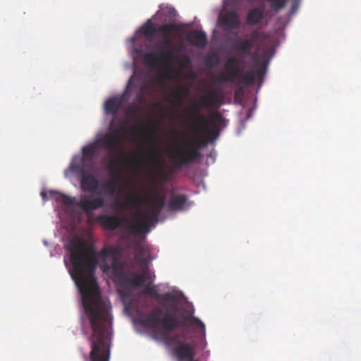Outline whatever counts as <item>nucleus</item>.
Segmentation results:
<instances>
[{"label":"nucleus","mask_w":361,"mask_h":361,"mask_svg":"<svg viewBox=\"0 0 361 361\" xmlns=\"http://www.w3.org/2000/svg\"><path fill=\"white\" fill-rule=\"evenodd\" d=\"M220 78L221 80H226V73L224 71L221 72Z\"/></svg>","instance_id":"34"},{"label":"nucleus","mask_w":361,"mask_h":361,"mask_svg":"<svg viewBox=\"0 0 361 361\" xmlns=\"http://www.w3.org/2000/svg\"><path fill=\"white\" fill-rule=\"evenodd\" d=\"M162 310L160 307H155L151 314H146L140 319L142 325L157 329L159 336L167 345L177 346L173 348V354L179 361L192 360L195 357L193 347L182 341L185 338L183 331L181 333L171 334L179 326H194L200 328L202 332L205 331L204 323L197 317L185 315L179 319L176 314L167 312L164 317H160Z\"/></svg>","instance_id":"3"},{"label":"nucleus","mask_w":361,"mask_h":361,"mask_svg":"<svg viewBox=\"0 0 361 361\" xmlns=\"http://www.w3.org/2000/svg\"><path fill=\"white\" fill-rule=\"evenodd\" d=\"M41 196L42 197L43 200H47V194L44 192H41Z\"/></svg>","instance_id":"35"},{"label":"nucleus","mask_w":361,"mask_h":361,"mask_svg":"<svg viewBox=\"0 0 361 361\" xmlns=\"http://www.w3.org/2000/svg\"><path fill=\"white\" fill-rule=\"evenodd\" d=\"M128 201L133 206H140L143 202L142 200L137 197L136 195H132L128 197Z\"/></svg>","instance_id":"27"},{"label":"nucleus","mask_w":361,"mask_h":361,"mask_svg":"<svg viewBox=\"0 0 361 361\" xmlns=\"http://www.w3.org/2000/svg\"><path fill=\"white\" fill-rule=\"evenodd\" d=\"M186 361H197V360H195L194 358H192V360H188Z\"/></svg>","instance_id":"39"},{"label":"nucleus","mask_w":361,"mask_h":361,"mask_svg":"<svg viewBox=\"0 0 361 361\" xmlns=\"http://www.w3.org/2000/svg\"><path fill=\"white\" fill-rule=\"evenodd\" d=\"M123 156H124V157H125V160H126V161H128H128H130V159H129V157H128V155H126V154H123Z\"/></svg>","instance_id":"36"},{"label":"nucleus","mask_w":361,"mask_h":361,"mask_svg":"<svg viewBox=\"0 0 361 361\" xmlns=\"http://www.w3.org/2000/svg\"><path fill=\"white\" fill-rule=\"evenodd\" d=\"M263 11L259 8H255L249 11L247 15V23L249 25H257L263 19Z\"/></svg>","instance_id":"18"},{"label":"nucleus","mask_w":361,"mask_h":361,"mask_svg":"<svg viewBox=\"0 0 361 361\" xmlns=\"http://www.w3.org/2000/svg\"><path fill=\"white\" fill-rule=\"evenodd\" d=\"M144 293L156 299H161L163 300L161 307H159L162 310V314L160 315V317H164V314L167 312H173L174 314L176 313L178 310V298L175 293L166 292L163 294H159L155 286L145 287Z\"/></svg>","instance_id":"8"},{"label":"nucleus","mask_w":361,"mask_h":361,"mask_svg":"<svg viewBox=\"0 0 361 361\" xmlns=\"http://www.w3.org/2000/svg\"><path fill=\"white\" fill-rule=\"evenodd\" d=\"M221 32L223 37L226 35V0H222L221 10L219 14L216 27L213 32L214 37L217 38Z\"/></svg>","instance_id":"14"},{"label":"nucleus","mask_w":361,"mask_h":361,"mask_svg":"<svg viewBox=\"0 0 361 361\" xmlns=\"http://www.w3.org/2000/svg\"><path fill=\"white\" fill-rule=\"evenodd\" d=\"M288 0H268V1L271 4V8L275 11H279L283 9L286 5Z\"/></svg>","instance_id":"24"},{"label":"nucleus","mask_w":361,"mask_h":361,"mask_svg":"<svg viewBox=\"0 0 361 361\" xmlns=\"http://www.w3.org/2000/svg\"><path fill=\"white\" fill-rule=\"evenodd\" d=\"M252 1H253V0H248V1H250V2Z\"/></svg>","instance_id":"41"},{"label":"nucleus","mask_w":361,"mask_h":361,"mask_svg":"<svg viewBox=\"0 0 361 361\" xmlns=\"http://www.w3.org/2000/svg\"><path fill=\"white\" fill-rule=\"evenodd\" d=\"M240 25L239 16L235 12L227 11V30L238 28Z\"/></svg>","instance_id":"21"},{"label":"nucleus","mask_w":361,"mask_h":361,"mask_svg":"<svg viewBox=\"0 0 361 361\" xmlns=\"http://www.w3.org/2000/svg\"><path fill=\"white\" fill-rule=\"evenodd\" d=\"M252 112H253V109L252 108H249L247 111H245V118H243V117H240V127H241V129H243L245 126V122L250 118L252 117Z\"/></svg>","instance_id":"26"},{"label":"nucleus","mask_w":361,"mask_h":361,"mask_svg":"<svg viewBox=\"0 0 361 361\" xmlns=\"http://www.w3.org/2000/svg\"><path fill=\"white\" fill-rule=\"evenodd\" d=\"M97 223L105 230L114 231L122 226V220L126 221L127 219H121L117 215L99 214L96 219Z\"/></svg>","instance_id":"10"},{"label":"nucleus","mask_w":361,"mask_h":361,"mask_svg":"<svg viewBox=\"0 0 361 361\" xmlns=\"http://www.w3.org/2000/svg\"><path fill=\"white\" fill-rule=\"evenodd\" d=\"M150 160L157 166H159L162 163L161 157L160 156H155L153 152L150 153Z\"/></svg>","instance_id":"29"},{"label":"nucleus","mask_w":361,"mask_h":361,"mask_svg":"<svg viewBox=\"0 0 361 361\" xmlns=\"http://www.w3.org/2000/svg\"><path fill=\"white\" fill-rule=\"evenodd\" d=\"M135 259L139 264H146L147 262V256L148 251L140 244L135 245Z\"/></svg>","instance_id":"20"},{"label":"nucleus","mask_w":361,"mask_h":361,"mask_svg":"<svg viewBox=\"0 0 361 361\" xmlns=\"http://www.w3.org/2000/svg\"><path fill=\"white\" fill-rule=\"evenodd\" d=\"M114 122L115 118L112 120L110 126L111 133L105 134L99 141L104 148L109 151L121 150L123 145L122 135L128 132L126 126V121L120 120L121 126L118 128L112 129Z\"/></svg>","instance_id":"7"},{"label":"nucleus","mask_w":361,"mask_h":361,"mask_svg":"<svg viewBox=\"0 0 361 361\" xmlns=\"http://www.w3.org/2000/svg\"><path fill=\"white\" fill-rule=\"evenodd\" d=\"M77 205L84 212L88 213L90 211L102 208L104 206V199L102 197H94L91 195L81 197Z\"/></svg>","instance_id":"9"},{"label":"nucleus","mask_w":361,"mask_h":361,"mask_svg":"<svg viewBox=\"0 0 361 361\" xmlns=\"http://www.w3.org/2000/svg\"><path fill=\"white\" fill-rule=\"evenodd\" d=\"M101 269L103 272L107 273L111 269V265L104 261L101 264Z\"/></svg>","instance_id":"30"},{"label":"nucleus","mask_w":361,"mask_h":361,"mask_svg":"<svg viewBox=\"0 0 361 361\" xmlns=\"http://www.w3.org/2000/svg\"><path fill=\"white\" fill-rule=\"evenodd\" d=\"M122 99L112 97L106 101L104 104V111L106 114H111L114 117L117 114L120 107L122 105Z\"/></svg>","instance_id":"16"},{"label":"nucleus","mask_w":361,"mask_h":361,"mask_svg":"<svg viewBox=\"0 0 361 361\" xmlns=\"http://www.w3.org/2000/svg\"><path fill=\"white\" fill-rule=\"evenodd\" d=\"M70 170L74 173L80 174V176H82L83 173H86L83 166L80 164L71 163L70 164Z\"/></svg>","instance_id":"25"},{"label":"nucleus","mask_w":361,"mask_h":361,"mask_svg":"<svg viewBox=\"0 0 361 361\" xmlns=\"http://www.w3.org/2000/svg\"><path fill=\"white\" fill-rule=\"evenodd\" d=\"M259 37L256 30L248 38L236 39L231 45V54H227V83L236 87L234 99L241 102L244 89L255 82L256 78L263 81L267 65L261 63L259 57L252 54V49Z\"/></svg>","instance_id":"2"},{"label":"nucleus","mask_w":361,"mask_h":361,"mask_svg":"<svg viewBox=\"0 0 361 361\" xmlns=\"http://www.w3.org/2000/svg\"><path fill=\"white\" fill-rule=\"evenodd\" d=\"M139 111L138 108L135 106L129 107L128 109V113L131 115H135Z\"/></svg>","instance_id":"32"},{"label":"nucleus","mask_w":361,"mask_h":361,"mask_svg":"<svg viewBox=\"0 0 361 361\" xmlns=\"http://www.w3.org/2000/svg\"><path fill=\"white\" fill-rule=\"evenodd\" d=\"M165 202V195L159 194L155 188L149 190L145 199V202L149 207L148 209L138 212L135 221L128 226L130 233L137 235L149 232L151 228L158 222Z\"/></svg>","instance_id":"6"},{"label":"nucleus","mask_w":361,"mask_h":361,"mask_svg":"<svg viewBox=\"0 0 361 361\" xmlns=\"http://www.w3.org/2000/svg\"><path fill=\"white\" fill-rule=\"evenodd\" d=\"M140 32L149 39H152L157 33H159L164 37L154 45L153 52L147 53L144 56L146 64L153 66L159 61L169 65L180 63V59L178 53L181 50V47L177 46L172 47L173 42L169 36L183 32V25L175 23H168L156 27L152 20L149 19L140 27Z\"/></svg>","instance_id":"4"},{"label":"nucleus","mask_w":361,"mask_h":361,"mask_svg":"<svg viewBox=\"0 0 361 361\" xmlns=\"http://www.w3.org/2000/svg\"><path fill=\"white\" fill-rule=\"evenodd\" d=\"M123 285L130 286L134 288H138L145 283H152L153 278L148 271L142 274H132L131 276H124L121 279Z\"/></svg>","instance_id":"11"},{"label":"nucleus","mask_w":361,"mask_h":361,"mask_svg":"<svg viewBox=\"0 0 361 361\" xmlns=\"http://www.w3.org/2000/svg\"><path fill=\"white\" fill-rule=\"evenodd\" d=\"M109 172L112 176H115L116 177H119L120 173L119 172L116 171L115 166L111 163L109 166Z\"/></svg>","instance_id":"31"},{"label":"nucleus","mask_w":361,"mask_h":361,"mask_svg":"<svg viewBox=\"0 0 361 361\" xmlns=\"http://www.w3.org/2000/svg\"><path fill=\"white\" fill-rule=\"evenodd\" d=\"M82 331L84 332V334H87L85 329H82Z\"/></svg>","instance_id":"40"},{"label":"nucleus","mask_w":361,"mask_h":361,"mask_svg":"<svg viewBox=\"0 0 361 361\" xmlns=\"http://www.w3.org/2000/svg\"><path fill=\"white\" fill-rule=\"evenodd\" d=\"M301 0H291V8H290V13L295 14L300 5Z\"/></svg>","instance_id":"28"},{"label":"nucleus","mask_w":361,"mask_h":361,"mask_svg":"<svg viewBox=\"0 0 361 361\" xmlns=\"http://www.w3.org/2000/svg\"><path fill=\"white\" fill-rule=\"evenodd\" d=\"M189 94V89L187 87H180L173 92V96L178 101V104H180L184 97Z\"/></svg>","instance_id":"23"},{"label":"nucleus","mask_w":361,"mask_h":361,"mask_svg":"<svg viewBox=\"0 0 361 361\" xmlns=\"http://www.w3.org/2000/svg\"><path fill=\"white\" fill-rule=\"evenodd\" d=\"M187 201L188 197L185 195H174L168 203L169 209L171 211H180L183 209Z\"/></svg>","instance_id":"15"},{"label":"nucleus","mask_w":361,"mask_h":361,"mask_svg":"<svg viewBox=\"0 0 361 361\" xmlns=\"http://www.w3.org/2000/svg\"><path fill=\"white\" fill-rule=\"evenodd\" d=\"M99 185V180L94 175L86 173L80 176V187L84 192L97 193Z\"/></svg>","instance_id":"12"},{"label":"nucleus","mask_w":361,"mask_h":361,"mask_svg":"<svg viewBox=\"0 0 361 361\" xmlns=\"http://www.w3.org/2000/svg\"><path fill=\"white\" fill-rule=\"evenodd\" d=\"M97 143H92L89 145L85 146L82 149V161H92L94 157L97 154Z\"/></svg>","instance_id":"17"},{"label":"nucleus","mask_w":361,"mask_h":361,"mask_svg":"<svg viewBox=\"0 0 361 361\" xmlns=\"http://www.w3.org/2000/svg\"><path fill=\"white\" fill-rule=\"evenodd\" d=\"M183 60L185 61H189V59L187 56H183Z\"/></svg>","instance_id":"37"},{"label":"nucleus","mask_w":361,"mask_h":361,"mask_svg":"<svg viewBox=\"0 0 361 361\" xmlns=\"http://www.w3.org/2000/svg\"><path fill=\"white\" fill-rule=\"evenodd\" d=\"M66 248L73 267L71 275L81 294L85 314L92 329V334L88 337L91 347L90 361H109L111 306L102 298L94 271L98 257L103 260L111 257L114 271L122 269L123 266L116 257L117 250L111 246L104 247L97 256L94 248L78 236L71 238Z\"/></svg>","instance_id":"1"},{"label":"nucleus","mask_w":361,"mask_h":361,"mask_svg":"<svg viewBox=\"0 0 361 361\" xmlns=\"http://www.w3.org/2000/svg\"><path fill=\"white\" fill-rule=\"evenodd\" d=\"M50 195L54 197L56 201L61 202L66 205H71L73 204V199L68 196L63 194H59L53 191H50Z\"/></svg>","instance_id":"22"},{"label":"nucleus","mask_w":361,"mask_h":361,"mask_svg":"<svg viewBox=\"0 0 361 361\" xmlns=\"http://www.w3.org/2000/svg\"><path fill=\"white\" fill-rule=\"evenodd\" d=\"M187 40L189 43L199 48L205 47L207 42L206 33L204 31L197 30L190 31L188 33Z\"/></svg>","instance_id":"13"},{"label":"nucleus","mask_w":361,"mask_h":361,"mask_svg":"<svg viewBox=\"0 0 361 361\" xmlns=\"http://www.w3.org/2000/svg\"><path fill=\"white\" fill-rule=\"evenodd\" d=\"M117 181L115 179L103 181L101 184V191L97 194L113 195L116 192Z\"/></svg>","instance_id":"19"},{"label":"nucleus","mask_w":361,"mask_h":361,"mask_svg":"<svg viewBox=\"0 0 361 361\" xmlns=\"http://www.w3.org/2000/svg\"><path fill=\"white\" fill-rule=\"evenodd\" d=\"M200 126L199 130L204 136L194 147L187 145L185 148L176 145L167 155L174 169L180 170L183 167L195 161L201 157L200 149L206 147L210 142L219 136V130L214 122H209L202 115H199Z\"/></svg>","instance_id":"5"},{"label":"nucleus","mask_w":361,"mask_h":361,"mask_svg":"<svg viewBox=\"0 0 361 361\" xmlns=\"http://www.w3.org/2000/svg\"><path fill=\"white\" fill-rule=\"evenodd\" d=\"M202 102H204V104H208V103H209V96H207V95L203 96V97H202Z\"/></svg>","instance_id":"33"},{"label":"nucleus","mask_w":361,"mask_h":361,"mask_svg":"<svg viewBox=\"0 0 361 361\" xmlns=\"http://www.w3.org/2000/svg\"><path fill=\"white\" fill-rule=\"evenodd\" d=\"M116 205H117L118 207H119L122 206V204H121V202H117V201H116Z\"/></svg>","instance_id":"38"}]
</instances>
